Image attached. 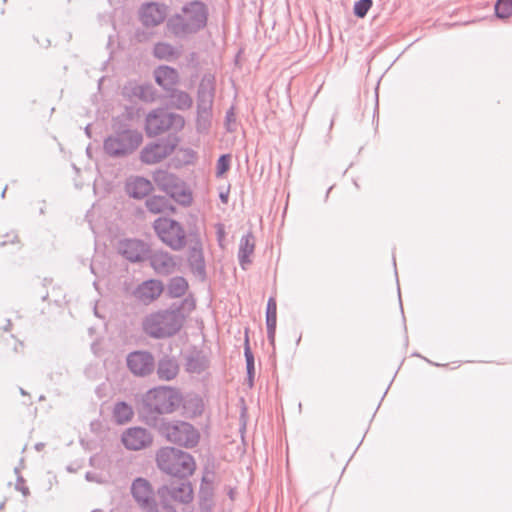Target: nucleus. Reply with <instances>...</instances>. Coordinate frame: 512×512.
I'll use <instances>...</instances> for the list:
<instances>
[{"instance_id":"obj_1","label":"nucleus","mask_w":512,"mask_h":512,"mask_svg":"<svg viewBox=\"0 0 512 512\" xmlns=\"http://www.w3.org/2000/svg\"><path fill=\"white\" fill-rule=\"evenodd\" d=\"M196 307L192 297L184 298L179 303H172L168 308L146 315L142 320V330L153 339L171 338L182 329L187 316Z\"/></svg>"},{"instance_id":"obj_2","label":"nucleus","mask_w":512,"mask_h":512,"mask_svg":"<svg viewBox=\"0 0 512 512\" xmlns=\"http://www.w3.org/2000/svg\"><path fill=\"white\" fill-rule=\"evenodd\" d=\"M182 403L183 395L179 389L157 386L142 396L140 417L146 425L156 428L166 421L162 418L163 415L174 413Z\"/></svg>"},{"instance_id":"obj_3","label":"nucleus","mask_w":512,"mask_h":512,"mask_svg":"<svg viewBox=\"0 0 512 512\" xmlns=\"http://www.w3.org/2000/svg\"><path fill=\"white\" fill-rule=\"evenodd\" d=\"M208 19V5L201 0H191L167 19L166 29L175 38L186 39L204 30Z\"/></svg>"},{"instance_id":"obj_4","label":"nucleus","mask_w":512,"mask_h":512,"mask_svg":"<svg viewBox=\"0 0 512 512\" xmlns=\"http://www.w3.org/2000/svg\"><path fill=\"white\" fill-rule=\"evenodd\" d=\"M143 142V134L118 116L112 120V132L103 141L104 153L113 159H124L133 155Z\"/></svg>"},{"instance_id":"obj_5","label":"nucleus","mask_w":512,"mask_h":512,"mask_svg":"<svg viewBox=\"0 0 512 512\" xmlns=\"http://www.w3.org/2000/svg\"><path fill=\"white\" fill-rule=\"evenodd\" d=\"M157 466L163 472L185 479L193 474L196 468L191 454L175 447H162L156 454Z\"/></svg>"},{"instance_id":"obj_6","label":"nucleus","mask_w":512,"mask_h":512,"mask_svg":"<svg viewBox=\"0 0 512 512\" xmlns=\"http://www.w3.org/2000/svg\"><path fill=\"white\" fill-rule=\"evenodd\" d=\"M156 428L167 441L180 447L193 448L200 440L199 431L186 421L166 420Z\"/></svg>"},{"instance_id":"obj_7","label":"nucleus","mask_w":512,"mask_h":512,"mask_svg":"<svg viewBox=\"0 0 512 512\" xmlns=\"http://www.w3.org/2000/svg\"><path fill=\"white\" fill-rule=\"evenodd\" d=\"M185 125L184 118L176 113L168 112L158 108L147 114L145 119V131L149 137L158 136L164 132L171 131L176 135Z\"/></svg>"},{"instance_id":"obj_8","label":"nucleus","mask_w":512,"mask_h":512,"mask_svg":"<svg viewBox=\"0 0 512 512\" xmlns=\"http://www.w3.org/2000/svg\"><path fill=\"white\" fill-rule=\"evenodd\" d=\"M157 498L160 499V512H177L172 502L188 504L193 500V489L189 481L181 479L179 482H171L157 490Z\"/></svg>"},{"instance_id":"obj_9","label":"nucleus","mask_w":512,"mask_h":512,"mask_svg":"<svg viewBox=\"0 0 512 512\" xmlns=\"http://www.w3.org/2000/svg\"><path fill=\"white\" fill-rule=\"evenodd\" d=\"M153 228L159 239L172 250L180 251L186 246V232L180 222L159 217L154 221Z\"/></svg>"},{"instance_id":"obj_10","label":"nucleus","mask_w":512,"mask_h":512,"mask_svg":"<svg viewBox=\"0 0 512 512\" xmlns=\"http://www.w3.org/2000/svg\"><path fill=\"white\" fill-rule=\"evenodd\" d=\"M178 142L179 138L177 135L169 134L167 137L161 138L156 142L148 143L140 152L141 162L148 165L161 162L174 152Z\"/></svg>"},{"instance_id":"obj_11","label":"nucleus","mask_w":512,"mask_h":512,"mask_svg":"<svg viewBox=\"0 0 512 512\" xmlns=\"http://www.w3.org/2000/svg\"><path fill=\"white\" fill-rule=\"evenodd\" d=\"M131 493L143 512H160V499L154 498V493L148 480L137 478L131 486Z\"/></svg>"},{"instance_id":"obj_12","label":"nucleus","mask_w":512,"mask_h":512,"mask_svg":"<svg viewBox=\"0 0 512 512\" xmlns=\"http://www.w3.org/2000/svg\"><path fill=\"white\" fill-rule=\"evenodd\" d=\"M126 364L129 371L137 377L149 376L155 369L153 354L145 350L130 352L126 357Z\"/></svg>"},{"instance_id":"obj_13","label":"nucleus","mask_w":512,"mask_h":512,"mask_svg":"<svg viewBox=\"0 0 512 512\" xmlns=\"http://www.w3.org/2000/svg\"><path fill=\"white\" fill-rule=\"evenodd\" d=\"M117 250L131 263L144 261L150 252L149 245L139 239H123L119 241Z\"/></svg>"},{"instance_id":"obj_14","label":"nucleus","mask_w":512,"mask_h":512,"mask_svg":"<svg viewBox=\"0 0 512 512\" xmlns=\"http://www.w3.org/2000/svg\"><path fill=\"white\" fill-rule=\"evenodd\" d=\"M167 13L168 6L166 4L148 2L141 5L139 17L143 26L156 27L165 21Z\"/></svg>"},{"instance_id":"obj_15","label":"nucleus","mask_w":512,"mask_h":512,"mask_svg":"<svg viewBox=\"0 0 512 512\" xmlns=\"http://www.w3.org/2000/svg\"><path fill=\"white\" fill-rule=\"evenodd\" d=\"M121 440L128 450L137 451L149 447L153 442V436L145 428L131 427L123 432Z\"/></svg>"},{"instance_id":"obj_16","label":"nucleus","mask_w":512,"mask_h":512,"mask_svg":"<svg viewBox=\"0 0 512 512\" xmlns=\"http://www.w3.org/2000/svg\"><path fill=\"white\" fill-rule=\"evenodd\" d=\"M147 258L149 259L150 266L158 275L168 276L176 271V257L166 251H153Z\"/></svg>"},{"instance_id":"obj_17","label":"nucleus","mask_w":512,"mask_h":512,"mask_svg":"<svg viewBox=\"0 0 512 512\" xmlns=\"http://www.w3.org/2000/svg\"><path fill=\"white\" fill-rule=\"evenodd\" d=\"M164 286L160 280L149 279L139 284L133 291L137 301L149 305L156 300L163 292Z\"/></svg>"},{"instance_id":"obj_18","label":"nucleus","mask_w":512,"mask_h":512,"mask_svg":"<svg viewBox=\"0 0 512 512\" xmlns=\"http://www.w3.org/2000/svg\"><path fill=\"white\" fill-rule=\"evenodd\" d=\"M153 190L152 183L141 176L132 177L125 184L126 193L134 199H143Z\"/></svg>"},{"instance_id":"obj_19","label":"nucleus","mask_w":512,"mask_h":512,"mask_svg":"<svg viewBox=\"0 0 512 512\" xmlns=\"http://www.w3.org/2000/svg\"><path fill=\"white\" fill-rule=\"evenodd\" d=\"M188 264L191 272L201 280L206 278V265L200 243L193 245L188 253Z\"/></svg>"},{"instance_id":"obj_20","label":"nucleus","mask_w":512,"mask_h":512,"mask_svg":"<svg viewBox=\"0 0 512 512\" xmlns=\"http://www.w3.org/2000/svg\"><path fill=\"white\" fill-rule=\"evenodd\" d=\"M214 97V87L210 81L203 79L199 85L197 93V112L198 114H208L212 107Z\"/></svg>"},{"instance_id":"obj_21","label":"nucleus","mask_w":512,"mask_h":512,"mask_svg":"<svg viewBox=\"0 0 512 512\" xmlns=\"http://www.w3.org/2000/svg\"><path fill=\"white\" fill-rule=\"evenodd\" d=\"M255 250V237L251 231L244 234L239 242L238 261L242 269L252 263L251 256Z\"/></svg>"},{"instance_id":"obj_22","label":"nucleus","mask_w":512,"mask_h":512,"mask_svg":"<svg viewBox=\"0 0 512 512\" xmlns=\"http://www.w3.org/2000/svg\"><path fill=\"white\" fill-rule=\"evenodd\" d=\"M154 76L156 83L167 92L174 89L179 81L178 71L170 66L158 67L154 71Z\"/></svg>"},{"instance_id":"obj_23","label":"nucleus","mask_w":512,"mask_h":512,"mask_svg":"<svg viewBox=\"0 0 512 512\" xmlns=\"http://www.w3.org/2000/svg\"><path fill=\"white\" fill-rule=\"evenodd\" d=\"M198 497L200 512H212L214 508V487L213 482L206 477L202 478Z\"/></svg>"},{"instance_id":"obj_24","label":"nucleus","mask_w":512,"mask_h":512,"mask_svg":"<svg viewBox=\"0 0 512 512\" xmlns=\"http://www.w3.org/2000/svg\"><path fill=\"white\" fill-rule=\"evenodd\" d=\"M209 367V359L199 350H193L185 358V368L188 373L200 374Z\"/></svg>"},{"instance_id":"obj_25","label":"nucleus","mask_w":512,"mask_h":512,"mask_svg":"<svg viewBox=\"0 0 512 512\" xmlns=\"http://www.w3.org/2000/svg\"><path fill=\"white\" fill-rule=\"evenodd\" d=\"M157 376L160 380L170 381L179 373V365L177 360L171 356L162 357L157 364Z\"/></svg>"},{"instance_id":"obj_26","label":"nucleus","mask_w":512,"mask_h":512,"mask_svg":"<svg viewBox=\"0 0 512 512\" xmlns=\"http://www.w3.org/2000/svg\"><path fill=\"white\" fill-rule=\"evenodd\" d=\"M165 193L182 206H189L193 200L191 191L187 188L182 179H180L179 183L174 184Z\"/></svg>"},{"instance_id":"obj_27","label":"nucleus","mask_w":512,"mask_h":512,"mask_svg":"<svg viewBox=\"0 0 512 512\" xmlns=\"http://www.w3.org/2000/svg\"><path fill=\"white\" fill-rule=\"evenodd\" d=\"M153 180L157 187L163 192L168 191L174 184L179 183L177 175L163 169H158L153 173Z\"/></svg>"},{"instance_id":"obj_28","label":"nucleus","mask_w":512,"mask_h":512,"mask_svg":"<svg viewBox=\"0 0 512 512\" xmlns=\"http://www.w3.org/2000/svg\"><path fill=\"white\" fill-rule=\"evenodd\" d=\"M146 208L154 214L172 211L174 208L165 196L154 195L146 199Z\"/></svg>"},{"instance_id":"obj_29","label":"nucleus","mask_w":512,"mask_h":512,"mask_svg":"<svg viewBox=\"0 0 512 512\" xmlns=\"http://www.w3.org/2000/svg\"><path fill=\"white\" fill-rule=\"evenodd\" d=\"M134 415L133 408L130 404L125 401H119L115 403L112 417L115 423L125 424L129 422Z\"/></svg>"},{"instance_id":"obj_30","label":"nucleus","mask_w":512,"mask_h":512,"mask_svg":"<svg viewBox=\"0 0 512 512\" xmlns=\"http://www.w3.org/2000/svg\"><path fill=\"white\" fill-rule=\"evenodd\" d=\"M169 99L172 106L179 110H187L193 104V100L187 92L176 88L169 91Z\"/></svg>"},{"instance_id":"obj_31","label":"nucleus","mask_w":512,"mask_h":512,"mask_svg":"<svg viewBox=\"0 0 512 512\" xmlns=\"http://www.w3.org/2000/svg\"><path fill=\"white\" fill-rule=\"evenodd\" d=\"M129 95L135 96L145 102H152L156 98V91L149 83L134 84L130 87Z\"/></svg>"},{"instance_id":"obj_32","label":"nucleus","mask_w":512,"mask_h":512,"mask_svg":"<svg viewBox=\"0 0 512 512\" xmlns=\"http://www.w3.org/2000/svg\"><path fill=\"white\" fill-rule=\"evenodd\" d=\"M153 55L160 60H171L177 58L179 52L168 42H157L153 47Z\"/></svg>"},{"instance_id":"obj_33","label":"nucleus","mask_w":512,"mask_h":512,"mask_svg":"<svg viewBox=\"0 0 512 512\" xmlns=\"http://www.w3.org/2000/svg\"><path fill=\"white\" fill-rule=\"evenodd\" d=\"M187 289L188 282L182 276H176L171 278L167 284L168 294L173 298H179L185 295Z\"/></svg>"},{"instance_id":"obj_34","label":"nucleus","mask_w":512,"mask_h":512,"mask_svg":"<svg viewBox=\"0 0 512 512\" xmlns=\"http://www.w3.org/2000/svg\"><path fill=\"white\" fill-rule=\"evenodd\" d=\"M244 356H245V360H246L247 382H248L249 387H252L254 384L255 365H254V355L251 351V348L249 345V339H248L247 335L245 338Z\"/></svg>"},{"instance_id":"obj_35","label":"nucleus","mask_w":512,"mask_h":512,"mask_svg":"<svg viewBox=\"0 0 512 512\" xmlns=\"http://www.w3.org/2000/svg\"><path fill=\"white\" fill-rule=\"evenodd\" d=\"M495 15L500 19H506L512 15V0H497L495 3Z\"/></svg>"},{"instance_id":"obj_36","label":"nucleus","mask_w":512,"mask_h":512,"mask_svg":"<svg viewBox=\"0 0 512 512\" xmlns=\"http://www.w3.org/2000/svg\"><path fill=\"white\" fill-rule=\"evenodd\" d=\"M277 314L266 315L267 339L270 345L275 347Z\"/></svg>"},{"instance_id":"obj_37","label":"nucleus","mask_w":512,"mask_h":512,"mask_svg":"<svg viewBox=\"0 0 512 512\" xmlns=\"http://www.w3.org/2000/svg\"><path fill=\"white\" fill-rule=\"evenodd\" d=\"M373 1L372 0H358L354 4V15L358 18H364L370 8L372 7Z\"/></svg>"},{"instance_id":"obj_38","label":"nucleus","mask_w":512,"mask_h":512,"mask_svg":"<svg viewBox=\"0 0 512 512\" xmlns=\"http://www.w3.org/2000/svg\"><path fill=\"white\" fill-rule=\"evenodd\" d=\"M231 164V155L230 154H222L216 163V176L221 177L224 173H226L230 169Z\"/></svg>"},{"instance_id":"obj_39","label":"nucleus","mask_w":512,"mask_h":512,"mask_svg":"<svg viewBox=\"0 0 512 512\" xmlns=\"http://www.w3.org/2000/svg\"><path fill=\"white\" fill-rule=\"evenodd\" d=\"M15 474L17 475V481L15 484V489L20 491L24 497H27L30 494L28 486L25 485V480L23 477L19 475V467L14 468Z\"/></svg>"},{"instance_id":"obj_40","label":"nucleus","mask_w":512,"mask_h":512,"mask_svg":"<svg viewBox=\"0 0 512 512\" xmlns=\"http://www.w3.org/2000/svg\"><path fill=\"white\" fill-rule=\"evenodd\" d=\"M189 404H192L194 409H193V415H199L202 413L203 411V402L200 398L198 397H195V398H192L190 399L186 404V405H189Z\"/></svg>"},{"instance_id":"obj_41","label":"nucleus","mask_w":512,"mask_h":512,"mask_svg":"<svg viewBox=\"0 0 512 512\" xmlns=\"http://www.w3.org/2000/svg\"><path fill=\"white\" fill-rule=\"evenodd\" d=\"M277 314V303L274 297H270L267 301L266 315Z\"/></svg>"},{"instance_id":"obj_42","label":"nucleus","mask_w":512,"mask_h":512,"mask_svg":"<svg viewBox=\"0 0 512 512\" xmlns=\"http://www.w3.org/2000/svg\"><path fill=\"white\" fill-rule=\"evenodd\" d=\"M184 153H185V160L184 162L186 164H191L194 162V160L196 159V152L193 150V149H185L184 150Z\"/></svg>"},{"instance_id":"obj_43","label":"nucleus","mask_w":512,"mask_h":512,"mask_svg":"<svg viewBox=\"0 0 512 512\" xmlns=\"http://www.w3.org/2000/svg\"><path fill=\"white\" fill-rule=\"evenodd\" d=\"M228 196H229V191H225V192H220L219 194V198L221 200L222 203L226 204L228 202Z\"/></svg>"},{"instance_id":"obj_44","label":"nucleus","mask_w":512,"mask_h":512,"mask_svg":"<svg viewBox=\"0 0 512 512\" xmlns=\"http://www.w3.org/2000/svg\"><path fill=\"white\" fill-rule=\"evenodd\" d=\"M226 120L228 122L230 121H235V115H234V112H233V108L229 109L227 112H226Z\"/></svg>"},{"instance_id":"obj_45","label":"nucleus","mask_w":512,"mask_h":512,"mask_svg":"<svg viewBox=\"0 0 512 512\" xmlns=\"http://www.w3.org/2000/svg\"><path fill=\"white\" fill-rule=\"evenodd\" d=\"M217 236H218V240L221 241L222 238L224 237V228L223 226L220 224L218 225V228H217Z\"/></svg>"},{"instance_id":"obj_46","label":"nucleus","mask_w":512,"mask_h":512,"mask_svg":"<svg viewBox=\"0 0 512 512\" xmlns=\"http://www.w3.org/2000/svg\"><path fill=\"white\" fill-rule=\"evenodd\" d=\"M135 37L139 42H141L146 39V33L137 31Z\"/></svg>"},{"instance_id":"obj_47","label":"nucleus","mask_w":512,"mask_h":512,"mask_svg":"<svg viewBox=\"0 0 512 512\" xmlns=\"http://www.w3.org/2000/svg\"><path fill=\"white\" fill-rule=\"evenodd\" d=\"M85 478L88 480V481H95V475L91 472H87L86 475H85Z\"/></svg>"},{"instance_id":"obj_48","label":"nucleus","mask_w":512,"mask_h":512,"mask_svg":"<svg viewBox=\"0 0 512 512\" xmlns=\"http://www.w3.org/2000/svg\"><path fill=\"white\" fill-rule=\"evenodd\" d=\"M44 447V444L43 443H38L36 445H34V448L37 450V451H40L42 450V448Z\"/></svg>"},{"instance_id":"obj_49","label":"nucleus","mask_w":512,"mask_h":512,"mask_svg":"<svg viewBox=\"0 0 512 512\" xmlns=\"http://www.w3.org/2000/svg\"><path fill=\"white\" fill-rule=\"evenodd\" d=\"M234 495H235V491H234V489H230V490H229V493H228V496H229V498H230L231 500H233V499H234Z\"/></svg>"},{"instance_id":"obj_50","label":"nucleus","mask_w":512,"mask_h":512,"mask_svg":"<svg viewBox=\"0 0 512 512\" xmlns=\"http://www.w3.org/2000/svg\"><path fill=\"white\" fill-rule=\"evenodd\" d=\"M85 133L90 137L91 136V133H90V127L89 125L85 128Z\"/></svg>"},{"instance_id":"obj_51","label":"nucleus","mask_w":512,"mask_h":512,"mask_svg":"<svg viewBox=\"0 0 512 512\" xmlns=\"http://www.w3.org/2000/svg\"><path fill=\"white\" fill-rule=\"evenodd\" d=\"M6 190H7V187H5V188L3 189V191L1 192V197H2V198H4V197H5Z\"/></svg>"},{"instance_id":"obj_52","label":"nucleus","mask_w":512,"mask_h":512,"mask_svg":"<svg viewBox=\"0 0 512 512\" xmlns=\"http://www.w3.org/2000/svg\"><path fill=\"white\" fill-rule=\"evenodd\" d=\"M20 393H21L22 395H27V394H28V393H27L23 388H20Z\"/></svg>"},{"instance_id":"obj_53","label":"nucleus","mask_w":512,"mask_h":512,"mask_svg":"<svg viewBox=\"0 0 512 512\" xmlns=\"http://www.w3.org/2000/svg\"><path fill=\"white\" fill-rule=\"evenodd\" d=\"M39 211H40V213H41V214H43V213H44V208H43V207H40V208H39Z\"/></svg>"},{"instance_id":"obj_54","label":"nucleus","mask_w":512,"mask_h":512,"mask_svg":"<svg viewBox=\"0 0 512 512\" xmlns=\"http://www.w3.org/2000/svg\"><path fill=\"white\" fill-rule=\"evenodd\" d=\"M3 505H4V502H1V503H0V508H2V507H3Z\"/></svg>"}]
</instances>
